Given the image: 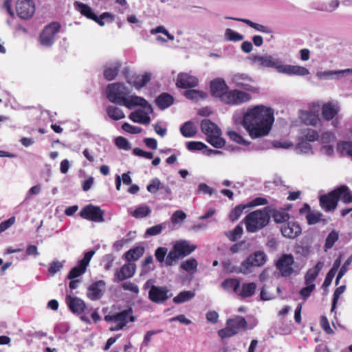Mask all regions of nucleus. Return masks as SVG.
Masks as SVG:
<instances>
[{"instance_id": "obj_1", "label": "nucleus", "mask_w": 352, "mask_h": 352, "mask_svg": "<svg viewBox=\"0 0 352 352\" xmlns=\"http://www.w3.org/2000/svg\"><path fill=\"white\" fill-rule=\"evenodd\" d=\"M274 122V111L263 104L249 109L244 114L242 125L253 138L266 136Z\"/></svg>"}, {"instance_id": "obj_2", "label": "nucleus", "mask_w": 352, "mask_h": 352, "mask_svg": "<svg viewBox=\"0 0 352 352\" xmlns=\"http://www.w3.org/2000/svg\"><path fill=\"white\" fill-rule=\"evenodd\" d=\"M272 212V208L266 206L250 212L244 219L246 230L254 233L265 227L270 222Z\"/></svg>"}, {"instance_id": "obj_3", "label": "nucleus", "mask_w": 352, "mask_h": 352, "mask_svg": "<svg viewBox=\"0 0 352 352\" xmlns=\"http://www.w3.org/2000/svg\"><path fill=\"white\" fill-rule=\"evenodd\" d=\"M196 249L197 245L190 243L188 241H177L166 256V265H175L180 259L190 255Z\"/></svg>"}, {"instance_id": "obj_4", "label": "nucleus", "mask_w": 352, "mask_h": 352, "mask_svg": "<svg viewBox=\"0 0 352 352\" xmlns=\"http://www.w3.org/2000/svg\"><path fill=\"white\" fill-rule=\"evenodd\" d=\"M201 130L206 135V141L213 147L221 148L226 144L225 140L221 137L220 128L209 119H204L201 122Z\"/></svg>"}, {"instance_id": "obj_5", "label": "nucleus", "mask_w": 352, "mask_h": 352, "mask_svg": "<svg viewBox=\"0 0 352 352\" xmlns=\"http://www.w3.org/2000/svg\"><path fill=\"white\" fill-rule=\"evenodd\" d=\"M133 311L131 307H129L120 312L105 315L104 319L108 322H116L114 327L110 328V331H119L122 329L129 322H134L136 319L133 315Z\"/></svg>"}, {"instance_id": "obj_6", "label": "nucleus", "mask_w": 352, "mask_h": 352, "mask_svg": "<svg viewBox=\"0 0 352 352\" xmlns=\"http://www.w3.org/2000/svg\"><path fill=\"white\" fill-rule=\"evenodd\" d=\"M74 6L76 9L84 16L86 18L91 19L98 23L100 26H104L105 23L104 21V19H109V22H112L114 20V16L110 12H103L101 15L98 16L92 10V8L82 2L75 1Z\"/></svg>"}, {"instance_id": "obj_7", "label": "nucleus", "mask_w": 352, "mask_h": 352, "mask_svg": "<svg viewBox=\"0 0 352 352\" xmlns=\"http://www.w3.org/2000/svg\"><path fill=\"white\" fill-rule=\"evenodd\" d=\"M129 91L122 83L109 84L107 87V97L113 103L124 105Z\"/></svg>"}, {"instance_id": "obj_8", "label": "nucleus", "mask_w": 352, "mask_h": 352, "mask_svg": "<svg viewBox=\"0 0 352 352\" xmlns=\"http://www.w3.org/2000/svg\"><path fill=\"white\" fill-rule=\"evenodd\" d=\"M151 280H148L144 285V289L150 288L148 291V299L156 304L163 303L166 301L172 294L166 287L150 285Z\"/></svg>"}, {"instance_id": "obj_9", "label": "nucleus", "mask_w": 352, "mask_h": 352, "mask_svg": "<svg viewBox=\"0 0 352 352\" xmlns=\"http://www.w3.org/2000/svg\"><path fill=\"white\" fill-rule=\"evenodd\" d=\"M232 82L236 87L254 94L259 92V88L253 85L254 79L245 73H237L232 76Z\"/></svg>"}, {"instance_id": "obj_10", "label": "nucleus", "mask_w": 352, "mask_h": 352, "mask_svg": "<svg viewBox=\"0 0 352 352\" xmlns=\"http://www.w3.org/2000/svg\"><path fill=\"white\" fill-rule=\"evenodd\" d=\"M223 103L236 106L247 102L252 99L250 94L239 89H229L227 95L224 96Z\"/></svg>"}, {"instance_id": "obj_11", "label": "nucleus", "mask_w": 352, "mask_h": 352, "mask_svg": "<svg viewBox=\"0 0 352 352\" xmlns=\"http://www.w3.org/2000/svg\"><path fill=\"white\" fill-rule=\"evenodd\" d=\"M61 28L58 22H52L47 25L42 31L39 41L41 43L46 47H50L54 43V38Z\"/></svg>"}, {"instance_id": "obj_12", "label": "nucleus", "mask_w": 352, "mask_h": 352, "mask_svg": "<svg viewBox=\"0 0 352 352\" xmlns=\"http://www.w3.org/2000/svg\"><path fill=\"white\" fill-rule=\"evenodd\" d=\"M104 214L103 210L93 204L85 206L80 212V216L82 219L98 223L104 221Z\"/></svg>"}, {"instance_id": "obj_13", "label": "nucleus", "mask_w": 352, "mask_h": 352, "mask_svg": "<svg viewBox=\"0 0 352 352\" xmlns=\"http://www.w3.org/2000/svg\"><path fill=\"white\" fill-rule=\"evenodd\" d=\"M266 260V255L262 251H256L250 254L242 262L244 274L251 272L252 267L263 266L265 263Z\"/></svg>"}, {"instance_id": "obj_14", "label": "nucleus", "mask_w": 352, "mask_h": 352, "mask_svg": "<svg viewBox=\"0 0 352 352\" xmlns=\"http://www.w3.org/2000/svg\"><path fill=\"white\" fill-rule=\"evenodd\" d=\"M94 254V251H89L85 252L84 257L78 261L76 266L73 267L67 274V278L69 280L75 279L82 275Z\"/></svg>"}, {"instance_id": "obj_15", "label": "nucleus", "mask_w": 352, "mask_h": 352, "mask_svg": "<svg viewBox=\"0 0 352 352\" xmlns=\"http://www.w3.org/2000/svg\"><path fill=\"white\" fill-rule=\"evenodd\" d=\"M294 256L291 254H284L278 258L276 265L282 276L288 277L294 272Z\"/></svg>"}, {"instance_id": "obj_16", "label": "nucleus", "mask_w": 352, "mask_h": 352, "mask_svg": "<svg viewBox=\"0 0 352 352\" xmlns=\"http://www.w3.org/2000/svg\"><path fill=\"white\" fill-rule=\"evenodd\" d=\"M15 8L19 17L23 19L32 18L36 10L32 0H18Z\"/></svg>"}, {"instance_id": "obj_17", "label": "nucleus", "mask_w": 352, "mask_h": 352, "mask_svg": "<svg viewBox=\"0 0 352 352\" xmlns=\"http://www.w3.org/2000/svg\"><path fill=\"white\" fill-rule=\"evenodd\" d=\"M210 94L212 96L218 98L222 102L227 95L229 87L226 81L221 78H214L210 84Z\"/></svg>"}, {"instance_id": "obj_18", "label": "nucleus", "mask_w": 352, "mask_h": 352, "mask_svg": "<svg viewBox=\"0 0 352 352\" xmlns=\"http://www.w3.org/2000/svg\"><path fill=\"white\" fill-rule=\"evenodd\" d=\"M338 201L335 189L319 197L320 206L326 212L334 210L337 208Z\"/></svg>"}, {"instance_id": "obj_19", "label": "nucleus", "mask_w": 352, "mask_h": 352, "mask_svg": "<svg viewBox=\"0 0 352 352\" xmlns=\"http://www.w3.org/2000/svg\"><path fill=\"white\" fill-rule=\"evenodd\" d=\"M175 85L180 89H192L198 86L199 80L188 73L181 72L177 76Z\"/></svg>"}, {"instance_id": "obj_20", "label": "nucleus", "mask_w": 352, "mask_h": 352, "mask_svg": "<svg viewBox=\"0 0 352 352\" xmlns=\"http://www.w3.org/2000/svg\"><path fill=\"white\" fill-rule=\"evenodd\" d=\"M251 60L254 63H258V65L262 67H272L276 68L278 72H280L281 67V61L278 59L274 58L270 55H254L251 57Z\"/></svg>"}, {"instance_id": "obj_21", "label": "nucleus", "mask_w": 352, "mask_h": 352, "mask_svg": "<svg viewBox=\"0 0 352 352\" xmlns=\"http://www.w3.org/2000/svg\"><path fill=\"white\" fill-rule=\"evenodd\" d=\"M125 102L123 106L126 108L131 109L133 107L136 106L142 107L147 111V113H152L153 108L152 106L148 103V102L141 96H131L129 98H126V100H124Z\"/></svg>"}, {"instance_id": "obj_22", "label": "nucleus", "mask_w": 352, "mask_h": 352, "mask_svg": "<svg viewBox=\"0 0 352 352\" xmlns=\"http://www.w3.org/2000/svg\"><path fill=\"white\" fill-rule=\"evenodd\" d=\"M66 303L69 310L74 314L80 315L86 309V304L83 300L70 295L66 296Z\"/></svg>"}, {"instance_id": "obj_23", "label": "nucleus", "mask_w": 352, "mask_h": 352, "mask_svg": "<svg viewBox=\"0 0 352 352\" xmlns=\"http://www.w3.org/2000/svg\"><path fill=\"white\" fill-rule=\"evenodd\" d=\"M104 286L105 283L102 280L93 283L87 289V298L91 300H99L102 296Z\"/></svg>"}, {"instance_id": "obj_24", "label": "nucleus", "mask_w": 352, "mask_h": 352, "mask_svg": "<svg viewBox=\"0 0 352 352\" xmlns=\"http://www.w3.org/2000/svg\"><path fill=\"white\" fill-rule=\"evenodd\" d=\"M282 234L289 239H294L301 233L300 225L296 222L289 221L282 225Z\"/></svg>"}, {"instance_id": "obj_25", "label": "nucleus", "mask_w": 352, "mask_h": 352, "mask_svg": "<svg viewBox=\"0 0 352 352\" xmlns=\"http://www.w3.org/2000/svg\"><path fill=\"white\" fill-rule=\"evenodd\" d=\"M135 270L136 265L134 263L129 262L117 270L115 275L119 281H122L132 277L135 274Z\"/></svg>"}, {"instance_id": "obj_26", "label": "nucleus", "mask_w": 352, "mask_h": 352, "mask_svg": "<svg viewBox=\"0 0 352 352\" xmlns=\"http://www.w3.org/2000/svg\"><path fill=\"white\" fill-rule=\"evenodd\" d=\"M226 324L230 327L235 335L237 334L240 330H246L248 329V322L245 318L236 316L233 318H229L226 321Z\"/></svg>"}, {"instance_id": "obj_27", "label": "nucleus", "mask_w": 352, "mask_h": 352, "mask_svg": "<svg viewBox=\"0 0 352 352\" xmlns=\"http://www.w3.org/2000/svg\"><path fill=\"white\" fill-rule=\"evenodd\" d=\"M280 73L289 75L306 76L309 74V70L299 65H281Z\"/></svg>"}, {"instance_id": "obj_28", "label": "nucleus", "mask_w": 352, "mask_h": 352, "mask_svg": "<svg viewBox=\"0 0 352 352\" xmlns=\"http://www.w3.org/2000/svg\"><path fill=\"white\" fill-rule=\"evenodd\" d=\"M339 111L340 108L338 105L327 102L322 107V116L325 120L329 121L338 113Z\"/></svg>"}, {"instance_id": "obj_29", "label": "nucleus", "mask_w": 352, "mask_h": 352, "mask_svg": "<svg viewBox=\"0 0 352 352\" xmlns=\"http://www.w3.org/2000/svg\"><path fill=\"white\" fill-rule=\"evenodd\" d=\"M147 111L144 112L142 110H138L131 112L129 116V119L135 123H140L142 124H148L151 122V118L148 116Z\"/></svg>"}, {"instance_id": "obj_30", "label": "nucleus", "mask_w": 352, "mask_h": 352, "mask_svg": "<svg viewBox=\"0 0 352 352\" xmlns=\"http://www.w3.org/2000/svg\"><path fill=\"white\" fill-rule=\"evenodd\" d=\"M335 190L339 200L346 204L352 203V192L346 185H341Z\"/></svg>"}, {"instance_id": "obj_31", "label": "nucleus", "mask_w": 352, "mask_h": 352, "mask_svg": "<svg viewBox=\"0 0 352 352\" xmlns=\"http://www.w3.org/2000/svg\"><path fill=\"white\" fill-rule=\"evenodd\" d=\"M256 289V285L254 283H248L242 284L240 286L237 295L242 298H246L252 296Z\"/></svg>"}, {"instance_id": "obj_32", "label": "nucleus", "mask_w": 352, "mask_h": 352, "mask_svg": "<svg viewBox=\"0 0 352 352\" xmlns=\"http://www.w3.org/2000/svg\"><path fill=\"white\" fill-rule=\"evenodd\" d=\"M174 102L173 97L167 93H162L155 99V103L160 109H165Z\"/></svg>"}, {"instance_id": "obj_33", "label": "nucleus", "mask_w": 352, "mask_h": 352, "mask_svg": "<svg viewBox=\"0 0 352 352\" xmlns=\"http://www.w3.org/2000/svg\"><path fill=\"white\" fill-rule=\"evenodd\" d=\"M144 253V248L142 246H136L131 248L125 254V259L131 263L138 260Z\"/></svg>"}, {"instance_id": "obj_34", "label": "nucleus", "mask_w": 352, "mask_h": 352, "mask_svg": "<svg viewBox=\"0 0 352 352\" xmlns=\"http://www.w3.org/2000/svg\"><path fill=\"white\" fill-rule=\"evenodd\" d=\"M121 64L120 63H116L112 65L106 67L104 69V77L107 80H113L118 74Z\"/></svg>"}, {"instance_id": "obj_35", "label": "nucleus", "mask_w": 352, "mask_h": 352, "mask_svg": "<svg viewBox=\"0 0 352 352\" xmlns=\"http://www.w3.org/2000/svg\"><path fill=\"white\" fill-rule=\"evenodd\" d=\"M226 19L243 22V23H245L246 25H248V26H250L261 32L269 33L270 32L269 28H267L266 26L254 23V22H253L249 19H247L235 18V17H226Z\"/></svg>"}, {"instance_id": "obj_36", "label": "nucleus", "mask_w": 352, "mask_h": 352, "mask_svg": "<svg viewBox=\"0 0 352 352\" xmlns=\"http://www.w3.org/2000/svg\"><path fill=\"white\" fill-rule=\"evenodd\" d=\"M180 132L185 138H192L197 133V128L192 121H187L181 126Z\"/></svg>"}, {"instance_id": "obj_37", "label": "nucleus", "mask_w": 352, "mask_h": 352, "mask_svg": "<svg viewBox=\"0 0 352 352\" xmlns=\"http://www.w3.org/2000/svg\"><path fill=\"white\" fill-rule=\"evenodd\" d=\"M339 236V232L336 230H333L329 232L325 239L324 251L327 252L329 250L331 249L338 241Z\"/></svg>"}, {"instance_id": "obj_38", "label": "nucleus", "mask_w": 352, "mask_h": 352, "mask_svg": "<svg viewBox=\"0 0 352 352\" xmlns=\"http://www.w3.org/2000/svg\"><path fill=\"white\" fill-rule=\"evenodd\" d=\"M198 262L195 258H190L180 263V268L190 274L197 271Z\"/></svg>"}, {"instance_id": "obj_39", "label": "nucleus", "mask_w": 352, "mask_h": 352, "mask_svg": "<svg viewBox=\"0 0 352 352\" xmlns=\"http://www.w3.org/2000/svg\"><path fill=\"white\" fill-rule=\"evenodd\" d=\"M221 286L224 289H232L235 294H237L241 286V283L240 280L237 278H226L222 282Z\"/></svg>"}, {"instance_id": "obj_40", "label": "nucleus", "mask_w": 352, "mask_h": 352, "mask_svg": "<svg viewBox=\"0 0 352 352\" xmlns=\"http://www.w3.org/2000/svg\"><path fill=\"white\" fill-rule=\"evenodd\" d=\"M106 111L109 117L114 120H120L125 118L124 112L115 106L109 105L106 108Z\"/></svg>"}, {"instance_id": "obj_41", "label": "nucleus", "mask_w": 352, "mask_h": 352, "mask_svg": "<svg viewBox=\"0 0 352 352\" xmlns=\"http://www.w3.org/2000/svg\"><path fill=\"white\" fill-rule=\"evenodd\" d=\"M222 265L225 270L228 271L230 273H236V274H243V267L242 264L240 267H236L232 264V262L230 259H226L222 262Z\"/></svg>"}, {"instance_id": "obj_42", "label": "nucleus", "mask_w": 352, "mask_h": 352, "mask_svg": "<svg viewBox=\"0 0 352 352\" xmlns=\"http://www.w3.org/2000/svg\"><path fill=\"white\" fill-rule=\"evenodd\" d=\"M195 296V293L191 291H183L174 297L173 302L176 304L182 303L190 300Z\"/></svg>"}, {"instance_id": "obj_43", "label": "nucleus", "mask_w": 352, "mask_h": 352, "mask_svg": "<svg viewBox=\"0 0 352 352\" xmlns=\"http://www.w3.org/2000/svg\"><path fill=\"white\" fill-rule=\"evenodd\" d=\"M302 135L306 141L314 142L319 138L318 133L312 129L307 128L302 130Z\"/></svg>"}, {"instance_id": "obj_44", "label": "nucleus", "mask_w": 352, "mask_h": 352, "mask_svg": "<svg viewBox=\"0 0 352 352\" xmlns=\"http://www.w3.org/2000/svg\"><path fill=\"white\" fill-rule=\"evenodd\" d=\"M150 80L151 75L149 74L138 76L134 80L133 85L135 88L140 89L144 87Z\"/></svg>"}, {"instance_id": "obj_45", "label": "nucleus", "mask_w": 352, "mask_h": 352, "mask_svg": "<svg viewBox=\"0 0 352 352\" xmlns=\"http://www.w3.org/2000/svg\"><path fill=\"white\" fill-rule=\"evenodd\" d=\"M248 208L246 204L236 206L230 213V219L235 221L239 219L245 209Z\"/></svg>"}, {"instance_id": "obj_46", "label": "nucleus", "mask_w": 352, "mask_h": 352, "mask_svg": "<svg viewBox=\"0 0 352 352\" xmlns=\"http://www.w3.org/2000/svg\"><path fill=\"white\" fill-rule=\"evenodd\" d=\"M243 228L240 225H237L233 230L226 232V236L231 241H235L238 238H240L243 234Z\"/></svg>"}, {"instance_id": "obj_47", "label": "nucleus", "mask_w": 352, "mask_h": 352, "mask_svg": "<svg viewBox=\"0 0 352 352\" xmlns=\"http://www.w3.org/2000/svg\"><path fill=\"white\" fill-rule=\"evenodd\" d=\"M184 96L189 100H197L198 98H204L206 96V94L204 92L201 91H199L197 89H188L185 91Z\"/></svg>"}, {"instance_id": "obj_48", "label": "nucleus", "mask_w": 352, "mask_h": 352, "mask_svg": "<svg viewBox=\"0 0 352 352\" xmlns=\"http://www.w3.org/2000/svg\"><path fill=\"white\" fill-rule=\"evenodd\" d=\"M271 213L276 223H284L289 219V214L283 210H274Z\"/></svg>"}, {"instance_id": "obj_49", "label": "nucleus", "mask_w": 352, "mask_h": 352, "mask_svg": "<svg viewBox=\"0 0 352 352\" xmlns=\"http://www.w3.org/2000/svg\"><path fill=\"white\" fill-rule=\"evenodd\" d=\"M338 150L342 155H346L352 157V142H342L339 143Z\"/></svg>"}, {"instance_id": "obj_50", "label": "nucleus", "mask_w": 352, "mask_h": 352, "mask_svg": "<svg viewBox=\"0 0 352 352\" xmlns=\"http://www.w3.org/2000/svg\"><path fill=\"white\" fill-rule=\"evenodd\" d=\"M225 38L228 41H240L243 39V36L236 32H234L232 29L228 28L225 32Z\"/></svg>"}, {"instance_id": "obj_51", "label": "nucleus", "mask_w": 352, "mask_h": 352, "mask_svg": "<svg viewBox=\"0 0 352 352\" xmlns=\"http://www.w3.org/2000/svg\"><path fill=\"white\" fill-rule=\"evenodd\" d=\"M322 214L320 212L311 211L306 214V219L309 225H314L320 221Z\"/></svg>"}, {"instance_id": "obj_52", "label": "nucleus", "mask_w": 352, "mask_h": 352, "mask_svg": "<svg viewBox=\"0 0 352 352\" xmlns=\"http://www.w3.org/2000/svg\"><path fill=\"white\" fill-rule=\"evenodd\" d=\"M151 213V210L147 206H140L137 208L132 213V216L135 218H144Z\"/></svg>"}, {"instance_id": "obj_53", "label": "nucleus", "mask_w": 352, "mask_h": 352, "mask_svg": "<svg viewBox=\"0 0 352 352\" xmlns=\"http://www.w3.org/2000/svg\"><path fill=\"white\" fill-rule=\"evenodd\" d=\"M227 135L231 140L236 142L237 144L243 145H248L250 144L248 142L245 141L240 134L234 131H228Z\"/></svg>"}, {"instance_id": "obj_54", "label": "nucleus", "mask_w": 352, "mask_h": 352, "mask_svg": "<svg viewBox=\"0 0 352 352\" xmlns=\"http://www.w3.org/2000/svg\"><path fill=\"white\" fill-rule=\"evenodd\" d=\"M168 254V249L166 248L159 247L155 250V256L159 263H166V258Z\"/></svg>"}, {"instance_id": "obj_55", "label": "nucleus", "mask_w": 352, "mask_h": 352, "mask_svg": "<svg viewBox=\"0 0 352 352\" xmlns=\"http://www.w3.org/2000/svg\"><path fill=\"white\" fill-rule=\"evenodd\" d=\"M186 148L189 151H201L208 148V146L201 142L191 141L186 143Z\"/></svg>"}, {"instance_id": "obj_56", "label": "nucleus", "mask_w": 352, "mask_h": 352, "mask_svg": "<svg viewBox=\"0 0 352 352\" xmlns=\"http://www.w3.org/2000/svg\"><path fill=\"white\" fill-rule=\"evenodd\" d=\"M160 180L157 178L152 179L146 186L147 190L151 193H156L160 188H161Z\"/></svg>"}, {"instance_id": "obj_57", "label": "nucleus", "mask_w": 352, "mask_h": 352, "mask_svg": "<svg viewBox=\"0 0 352 352\" xmlns=\"http://www.w3.org/2000/svg\"><path fill=\"white\" fill-rule=\"evenodd\" d=\"M115 144L118 148L126 151H128L131 148L130 144L128 140L122 136L118 137L116 139Z\"/></svg>"}, {"instance_id": "obj_58", "label": "nucleus", "mask_w": 352, "mask_h": 352, "mask_svg": "<svg viewBox=\"0 0 352 352\" xmlns=\"http://www.w3.org/2000/svg\"><path fill=\"white\" fill-rule=\"evenodd\" d=\"M122 129L131 134H138L142 131L140 127L133 126L128 122H124L122 126Z\"/></svg>"}, {"instance_id": "obj_59", "label": "nucleus", "mask_w": 352, "mask_h": 352, "mask_svg": "<svg viewBox=\"0 0 352 352\" xmlns=\"http://www.w3.org/2000/svg\"><path fill=\"white\" fill-rule=\"evenodd\" d=\"M268 204V200L264 197H256L246 205L248 208H252L258 206H265Z\"/></svg>"}, {"instance_id": "obj_60", "label": "nucleus", "mask_w": 352, "mask_h": 352, "mask_svg": "<svg viewBox=\"0 0 352 352\" xmlns=\"http://www.w3.org/2000/svg\"><path fill=\"white\" fill-rule=\"evenodd\" d=\"M307 286L302 288L299 291L300 295L302 296L303 299H307L309 296H310L311 292L315 289V285L314 284H306Z\"/></svg>"}, {"instance_id": "obj_61", "label": "nucleus", "mask_w": 352, "mask_h": 352, "mask_svg": "<svg viewBox=\"0 0 352 352\" xmlns=\"http://www.w3.org/2000/svg\"><path fill=\"white\" fill-rule=\"evenodd\" d=\"M162 225L157 224L146 229L145 234L148 236H156L162 232Z\"/></svg>"}, {"instance_id": "obj_62", "label": "nucleus", "mask_w": 352, "mask_h": 352, "mask_svg": "<svg viewBox=\"0 0 352 352\" xmlns=\"http://www.w3.org/2000/svg\"><path fill=\"white\" fill-rule=\"evenodd\" d=\"M235 335V332H233L232 330L226 324V327L218 331V336L223 339L226 338H230Z\"/></svg>"}, {"instance_id": "obj_63", "label": "nucleus", "mask_w": 352, "mask_h": 352, "mask_svg": "<svg viewBox=\"0 0 352 352\" xmlns=\"http://www.w3.org/2000/svg\"><path fill=\"white\" fill-rule=\"evenodd\" d=\"M318 274L314 271L312 269H309L305 274V284H314V280L318 277Z\"/></svg>"}, {"instance_id": "obj_64", "label": "nucleus", "mask_w": 352, "mask_h": 352, "mask_svg": "<svg viewBox=\"0 0 352 352\" xmlns=\"http://www.w3.org/2000/svg\"><path fill=\"white\" fill-rule=\"evenodd\" d=\"M320 324L322 329L327 333H331L333 332L331 329L329 320L325 316H321L320 318Z\"/></svg>"}]
</instances>
